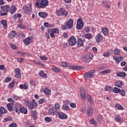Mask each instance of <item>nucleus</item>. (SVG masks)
<instances>
[{
	"label": "nucleus",
	"instance_id": "5",
	"mask_svg": "<svg viewBox=\"0 0 127 127\" xmlns=\"http://www.w3.org/2000/svg\"><path fill=\"white\" fill-rule=\"evenodd\" d=\"M74 22V21H73V19H69L67 23V24H66V25H65L63 29L64 30L65 29H71V28H72V27H73V23Z\"/></svg>",
	"mask_w": 127,
	"mask_h": 127
},
{
	"label": "nucleus",
	"instance_id": "4",
	"mask_svg": "<svg viewBox=\"0 0 127 127\" xmlns=\"http://www.w3.org/2000/svg\"><path fill=\"white\" fill-rule=\"evenodd\" d=\"M95 71L94 70H91L89 72H86L84 74L85 80H89L90 78H93L94 76V73Z\"/></svg>",
	"mask_w": 127,
	"mask_h": 127
},
{
	"label": "nucleus",
	"instance_id": "12",
	"mask_svg": "<svg viewBox=\"0 0 127 127\" xmlns=\"http://www.w3.org/2000/svg\"><path fill=\"white\" fill-rule=\"evenodd\" d=\"M70 68L72 70H76L77 71L83 70V69H84V67L78 65H71Z\"/></svg>",
	"mask_w": 127,
	"mask_h": 127
},
{
	"label": "nucleus",
	"instance_id": "8",
	"mask_svg": "<svg viewBox=\"0 0 127 127\" xmlns=\"http://www.w3.org/2000/svg\"><path fill=\"white\" fill-rule=\"evenodd\" d=\"M55 33L59 34V29L58 28H53L51 30L50 36L52 38H55Z\"/></svg>",
	"mask_w": 127,
	"mask_h": 127
},
{
	"label": "nucleus",
	"instance_id": "23",
	"mask_svg": "<svg viewBox=\"0 0 127 127\" xmlns=\"http://www.w3.org/2000/svg\"><path fill=\"white\" fill-rule=\"evenodd\" d=\"M39 75L40 77H41L42 78H47V74L44 73V71H43V70H41L39 72Z\"/></svg>",
	"mask_w": 127,
	"mask_h": 127
},
{
	"label": "nucleus",
	"instance_id": "47",
	"mask_svg": "<svg viewBox=\"0 0 127 127\" xmlns=\"http://www.w3.org/2000/svg\"><path fill=\"white\" fill-rule=\"evenodd\" d=\"M119 93L120 95H122V96H126V91H125L124 89L121 90H120Z\"/></svg>",
	"mask_w": 127,
	"mask_h": 127
},
{
	"label": "nucleus",
	"instance_id": "54",
	"mask_svg": "<svg viewBox=\"0 0 127 127\" xmlns=\"http://www.w3.org/2000/svg\"><path fill=\"white\" fill-rule=\"evenodd\" d=\"M45 121L47 122V123H50V122H51V118L50 117H46L45 118Z\"/></svg>",
	"mask_w": 127,
	"mask_h": 127
},
{
	"label": "nucleus",
	"instance_id": "15",
	"mask_svg": "<svg viewBox=\"0 0 127 127\" xmlns=\"http://www.w3.org/2000/svg\"><path fill=\"white\" fill-rule=\"evenodd\" d=\"M1 9H2V11L3 12H8L9 10V8H10V7H9V6L5 5H3L1 6L0 7Z\"/></svg>",
	"mask_w": 127,
	"mask_h": 127
},
{
	"label": "nucleus",
	"instance_id": "2",
	"mask_svg": "<svg viewBox=\"0 0 127 127\" xmlns=\"http://www.w3.org/2000/svg\"><path fill=\"white\" fill-rule=\"evenodd\" d=\"M93 55L84 54L81 56V60L83 63H88L93 59Z\"/></svg>",
	"mask_w": 127,
	"mask_h": 127
},
{
	"label": "nucleus",
	"instance_id": "26",
	"mask_svg": "<svg viewBox=\"0 0 127 127\" xmlns=\"http://www.w3.org/2000/svg\"><path fill=\"white\" fill-rule=\"evenodd\" d=\"M87 114L88 117H91L93 115V109L91 107H89L87 109Z\"/></svg>",
	"mask_w": 127,
	"mask_h": 127
},
{
	"label": "nucleus",
	"instance_id": "3",
	"mask_svg": "<svg viewBox=\"0 0 127 127\" xmlns=\"http://www.w3.org/2000/svg\"><path fill=\"white\" fill-rule=\"evenodd\" d=\"M56 14L57 16H61V15H63L64 16V17H66L68 15V11L65 10L63 8H60L56 10Z\"/></svg>",
	"mask_w": 127,
	"mask_h": 127
},
{
	"label": "nucleus",
	"instance_id": "32",
	"mask_svg": "<svg viewBox=\"0 0 127 127\" xmlns=\"http://www.w3.org/2000/svg\"><path fill=\"white\" fill-rule=\"evenodd\" d=\"M102 3H103L102 5L103 6H105V7H107V8H109V9L111 8V5H110L109 4V3H108L107 1H102Z\"/></svg>",
	"mask_w": 127,
	"mask_h": 127
},
{
	"label": "nucleus",
	"instance_id": "27",
	"mask_svg": "<svg viewBox=\"0 0 127 127\" xmlns=\"http://www.w3.org/2000/svg\"><path fill=\"white\" fill-rule=\"evenodd\" d=\"M0 117H1V114H6L7 113V111L5 110V109L3 107H1L0 108Z\"/></svg>",
	"mask_w": 127,
	"mask_h": 127
},
{
	"label": "nucleus",
	"instance_id": "34",
	"mask_svg": "<svg viewBox=\"0 0 127 127\" xmlns=\"http://www.w3.org/2000/svg\"><path fill=\"white\" fill-rule=\"evenodd\" d=\"M117 76L118 77H126L127 76V73H126L125 72H118Z\"/></svg>",
	"mask_w": 127,
	"mask_h": 127
},
{
	"label": "nucleus",
	"instance_id": "19",
	"mask_svg": "<svg viewBox=\"0 0 127 127\" xmlns=\"http://www.w3.org/2000/svg\"><path fill=\"white\" fill-rule=\"evenodd\" d=\"M84 45V42L83 41V40L80 38H77V46L78 47H81V46H83Z\"/></svg>",
	"mask_w": 127,
	"mask_h": 127
},
{
	"label": "nucleus",
	"instance_id": "20",
	"mask_svg": "<svg viewBox=\"0 0 127 127\" xmlns=\"http://www.w3.org/2000/svg\"><path fill=\"white\" fill-rule=\"evenodd\" d=\"M116 87H118V88H123V81H118L115 82L114 84Z\"/></svg>",
	"mask_w": 127,
	"mask_h": 127
},
{
	"label": "nucleus",
	"instance_id": "44",
	"mask_svg": "<svg viewBox=\"0 0 127 127\" xmlns=\"http://www.w3.org/2000/svg\"><path fill=\"white\" fill-rule=\"evenodd\" d=\"M52 70H53V71H54L55 72H59L61 71V70L57 67H53Z\"/></svg>",
	"mask_w": 127,
	"mask_h": 127
},
{
	"label": "nucleus",
	"instance_id": "52",
	"mask_svg": "<svg viewBox=\"0 0 127 127\" xmlns=\"http://www.w3.org/2000/svg\"><path fill=\"white\" fill-rule=\"evenodd\" d=\"M13 112H15L17 113V114H19V111L18 110V108L16 106H15L12 110Z\"/></svg>",
	"mask_w": 127,
	"mask_h": 127
},
{
	"label": "nucleus",
	"instance_id": "43",
	"mask_svg": "<svg viewBox=\"0 0 127 127\" xmlns=\"http://www.w3.org/2000/svg\"><path fill=\"white\" fill-rule=\"evenodd\" d=\"M120 91H121V89H120L119 88H118L116 87H115L113 90V92L114 93H120Z\"/></svg>",
	"mask_w": 127,
	"mask_h": 127
},
{
	"label": "nucleus",
	"instance_id": "63",
	"mask_svg": "<svg viewBox=\"0 0 127 127\" xmlns=\"http://www.w3.org/2000/svg\"><path fill=\"white\" fill-rule=\"evenodd\" d=\"M70 106L71 107V108H76V104H75V103H70Z\"/></svg>",
	"mask_w": 127,
	"mask_h": 127
},
{
	"label": "nucleus",
	"instance_id": "1",
	"mask_svg": "<svg viewBox=\"0 0 127 127\" xmlns=\"http://www.w3.org/2000/svg\"><path fill=\"white\" fill-rule=\"evenodd\" d=\"M35 5L38 8H43L48 5V0H37Z\"/></svg>",
	"mask_w": 127,
	"mask_h": 127
},
{
	"label": "nucleus",
	"instance_id": "18",
	"mask_svg": "<svg viewBox=\"0 0 127 127\" xmlns=\"http://www.w3.org/2000/svg\"><path fill=\"white\" fill-rule=\"evenodd\" d=\"M55 113H58V112L57 111L56 109H55V107H53L49 109V114L50 115H54Z\"/></svg>",
	"mask_w": 127,
	"mask_h": 127
},
{
	"label": "nucleus",
	"instance_id": "25",
	"mask_svg": "<svg viewBox=\"0 0 127 127\" xmlns=\"http://www.w3.org/2000/svg\"><path fill=\"white\" fill-rule=\"evenodd\" d=\"M114 119L116 122H117V123H122V117L119 115L115 116Z\"/></svg>",
	"mask_w": 127,
	"mask_h": 127
},
{
	"label": "nucleus",
	"instance_id": "59",
	"mask_svg": "<svg viewBox=\"0 0 127 127\" xmlns=\"http://www.w3.org/2000/svg\"><path fill=\"white\" fill-rule=\"evenodd\" d=\"M17 53L19 55H21L22 56H24V55H25V54L24 53L21 51H18Z\"/></svg>",
	"mask_w": 127,
	"mask_h": 127
},
{
	"label": "nucleus",
	"instance_id": "48",
	"mask_svg": "<svg viewBox=\"0 0 127 127\" xmlns=\"http://www.w3.org/2000/svg\"><path fill=\"white\" fill-rule=\"evenodd\" d=\"M18 27H19V28H21L22 29H25V28H26V26H25V25L21 24H18Z\"/></svg>",
	"mask_w": 127,
	"mask_h": 127
},
{
	"label": "nucleus",
	"instance_id": "55",
	"mask_svg": "<svg viewBox=\"0 0 127 127\" xmlns=\"http://www.w3.org/2000/svg\"><path fill=\"white\" fill-rule=\"evenodd\" d=\"M9 127H17L16 123H11L9 125Z\"/></svg>",
	"mask_w": 127,
	"mask_h": 127
},
{
	"label": "nucleus",
	"instance_id": "31",
	"mask_svg": "<svg viewBox=\"0 0 127 127\" xmlns=\"http://www.w3.org/2000/svg\"><path fill=\"white\" fill-rule=\"evenodd\" d=\"M1 24L4 26V28L5 29L7 28V22L5 20H2L1 21Z\"/></svg>",
	"mask_w": 127,
	"mask_h": 127
},
{
	"label": "nucleus",
	"instance_id": "24",
	"mask_svg": "<svg viewBox=\"0 0 127 127\" xmlns=\"http://www.w3.org/2000/svg\"><path fill=\"white\" fill-rule=\"evenodd\" d=\"M19 112L24 113V115H26L27 114V109L25 107H21L19 109Z\"/></svg>",
	"mask_w": 127,
	"mask_h": 127
},
{
	"label": "nucleus",
	"instance_id": "11",
	"mask_svg": "<svg viewBox=\"0 0 127 127\" xmlns=\"http://www.w3.org/2000/svg\"><path fill=\"white\" fill-rule=\"evenodd\" d=\"M33 40V38L32 37H29L23 40V42L25 45H28L30 44L31 41Z\"/></svg>",
	"mask_w": 127,
	"mask_h": 127
},
{
	"label": "nucleus",
	"instance_id": "41",
	"mask_svg": "<svg viewBox=\"0 0 127 127\" xmlns=\"http://www.w3.org/2000/svg\"><path fill=\"white\" fill-rule=\"evenodd\" d=\"M44 93L45 94H46V95H49V94L51 93V91L50 90V89H49V88H47L45 89Z\"/></svg>",
	"mask_w": 127,
	"mask_h": 127
},
{
	"label": "nucleus",
	"instance_id": "9",
	"mask_svg": "<svg viewBox=\"0 0 127 127\" xmlns=\"http://www.w3.org/2000/svg\"><path fill=\"white\" fill-rule=\"evenodd\" d=\"M29 5L30 7L27 6V5H25L24 7V12L26 14H29L31 12V3H29Z\"/></svg>",
	"mask_w": 127,
	"mask_h": 127
},
{
	"label": "nucleus",
	"instance_id": "33",
	"mask_svg": "<svg viewBox=\"0 0 127 127\" xmlns=\"http://www.w3.org/2000/svg\"><path fill=\"white\" fill-rule=\"evenodd\" d=\"M39 16H40L41 17H42L43 18H45L47 16V13L40 12H39Z\"/></svg>",
	"mask_w": 127,
	"mask_h": 127
},
{
	"label": "nucleus",
	"instance_id": "50",
	"mask_svg": "<svg viewBox=\"0 0 127 127\" xmlns=\"http://www.w3.org/2000/svg\"><path fill=\"white\" fill-rule=\"evenodd\" d=\"M55 108L56 109V110L57 111L58 110H59L60 109V105L58 104V103H56L55 104Z\"/></svg>",
	"mask_w": 127,
	"mask_h": 127
},
{
	"label": "nucleus",
	"instance_id": "35",
	"mask_svg": "<svg viewBox=\"0 0 127 127\" xmlns=\"http://www.w3.org/2000/svg\"><path fill=\"white\" fill-rule=\"evenodd\" d=\"M16 11V7L15 5H12L10 9V12L11 14L14 13Z\"/></svg>",
	"mask_w": 127,
	"mask_h": 127
},
{
	"label": "nucleus",
	"instance_id": "49",
	"mask_svg": "<svg viewBox=\"0 0 127 127\" xmlns=\"http://www.w3.org/2000/svg\"><path fill=\"white\" fill-rule=\"evenodd\" d=\"M11 81V78L9 77H6L4 80L5 83H8V82H10Z\"/></svg>",
	"mask_w": 127,
	"mask_h": 127
},
{
	"label": "nucleus",
	"instance_id": "56",
	"mask_svg": "<svg viewBox=\"0 0 127 127\" xmlns=\"http://www.w3.org/2000/svg\"><path fill=\"white\" fill-rule=\"evenodd\" d=\"M44 102H45V100L44 99H41L39 100V104H44Z\"/></svg>",
	"mask_w": 127,
	"mask_h": 127
},
{
	"label": "nucleus",
	"instance_id": "22",
	"mask_svg": "<svg viewBox=\"0 0 127 127\" xmlns=\"http://www.w3.org/2000/svg\"><path fill=\"white\" fill-rule=\"evenodd\" d=\"M31 110H33L34 107H37V103L35 102V99H32V103L31 102Z\"/></svg>",
	"mask_w": 127,
	"mask_h": 127
},
{
	"label": "nucleus",
	"instance_id": "13",
	"mask_svg": "<svg viewBox=\"0 0 127 127\" xmlns=\"http://www.w3.org/2000/svg\"><path fill=\"white\" fill-rule=\"evenodd\" d=\"M95 39L97 43H100V42H101V40H103V39H104V37H103V36L100 33H98L97 35L96 36Z\"/></svg>",
	"mask_w": 127,
	"mask_h": 127
},
{
	"label": "nucleus",
	"instance_id": "10",
	"mask_svg": "<svg viewBox=\"0 0 127 127\" xmlns=\"http://www.w3.org/2000/svg\"><path fill=\"white\" fill-rule=\"evenodd\" d=\"M57 114L59 116V119H61V120H65V119H67L68 118V116L67 115L62 113V112H57Z\"/></svg>",
	"mask_w": 127,
	"mask_h": 127
},
{
	"label": "nucleus",
	"instance_id": "42",
	"mask_svg": "<svg viewBox=\"0 0 127 127\" xmlns=\"http://www.w3.org/2000/svg\"><path fill=\"white\" fill-rule=\"evenodd\" d=\"M101 74H109L111 73V69L104 70L100 72Z\"/></svg>",
	"mask_w": 127,
	"mask_h": 127
},
{
	"label": "nucleus",
	"instance_id": "14",
	"mask_svg": "<svg viewBox=\"0 0 127 127\" xmlns=\"http://www.w3.org/2000/svg\"><path fill=\"white\" fill-rule=\"evenodd\" d=\"M80 96H81L82 100L86 99V91L83 88L80 89Z\"/></svg>",
	"mask_w": 127,
	"mask_h": 127
},
{
	"label": "nucleus",
	"instance_id": "60",
	"mask_svg": "<svg viewBox=\"0 0 127 127\" xmlns=\"http://www.w3.org/2000/svg\"><path fill=\"white\" fill-rule=\"evenodd\" d=\"M40 59L42 60H48V58H47L46 57L42 56L40 57Z\"/></svg>",
	"mask_w": 127,
	"mask_h": 127
},
{
	"label": "nucleus",
	"instance_id": "64",
	"mask_svg": "<svg viewBox=\"0 0 127 127\" xmlns=\"http://www.w3.org/2000/svg\"><path fill=\"white\" fill-rule=\"evenodd\" d=\"M121 66H126V65H127V63H126V62H125V61L122 62L121 63Z\"/></svg>",
	"mask_w": 127,
	"mask_h": 127
},
{
	"label": "nucleus",
	"instance_id": "38",
	"mask_svg": "<svg viewBox=\"0 0 127 127\" xmlns=\"http://www.w3.org/2000/svg\"><path fill=\"white\" fill-rule=\"evenodd\" d=\"M115 107L118 110H121V111H123L124 110V107L120 104H117L116 105Z\"/></svg>",
	"mask_w": 127,
	"mask_h": 127
},
{
	"label": "nucleus",
	"instance_id": "45",
	"mask_svg": "<svg viewBox=\"0 0 127 127\" xmlns=\"http://www.w3.org/2000/svg\"><path fill=\"white\" fill-rule=\"evenodd\" d=\"M32 117H34V120H36V116H37L36 111L32 112Z\"/></svg>",
	"mask_w": 127,
	"mask_h": 127
},
{
	"label": "nucleus",
	"instance_id": "30",
	"mask_svg": "<svg viewBox=\"0 0 127 127\" xmlns=\"http://www.w3.org/2000/svg\"><path fill=\"white\" fill-rule=\"evenodd\" d=\"M24 102H25V105H26V106H27V107H28L29 109H30V110H31V108H32V107L31 106V102H30L29 101H28V100H26L24 101Z\"/></svg>",
	"mask_w": 127,
	"mask_h": 127
},
{
	"label": "nucleus",
	"instance_id": "16",
	"mask_svg": "<svg viewBox=\"0 0 127 127\" xmlns=\"http://www.w3.org/2000/svg\"><path fill=\"white\" fill-rule=\"evenodd\" d=\"M16 36V31L15 30H12L11 31L9 35H8V37L10 38V39H12V38H14V37H15Z\"/></svg>",
	"mask_w": 127,
	"mask_h": 127
},
{
	"label": "nucleus",
	"instance_id": "51",
	"mask_svg": "<svg viewBox=\"0 0 127 127\" xmlns=\"http://www.w3.org/2000/svg\"><path fill=\"white\" fill-rule=\"evenodd\" d=\"M111 53L109 52H106L103 54V56L105 57H109Z\"/></svg>",
	"mask_w": 127,
	"mask_h": 127
},
{
	"label": "nucleus",
	"instance_id": "39",
	"mask_svg": "<svg viewBox=\"0 0 127 127\" xmlns=\"http://www.w3.org/2000/svg\"><path fill=\"white\" fill-rule=\"evenodd\" d=\"M20 89H24V90H27L28 89V86L26 84H21L19 85Z\"/></svg>",
	"mask_w": 127,
	"mask_h": 127
},
{
	"label": "nucleus",
	"instance_id": "6",
	"mask_svg": "<svg viewBox=\"0 0 127 127\" xmlns=\"http://www.w3.org/2000/svg\"><path fill=\"white\" fill-rule=\"evenodd\" d=\"M68 43L70 46H74L77 43L76 38L74 36H71L68 40Z\"/></svg>",
	"mask_w": 127,
	"mask_h": 127
},
{
	"label": "nucleus",
	"instance_id": "28",
	"mask_svg": "<svg viewBox=\"0 0 127 127\" xmlns=\"http://www.w3.org/2000/svg\"><path fill=\"white\" fill-rule=\"evenodd\" d=\"M114 55L120 56L121 55V50L116 48L114 51Z\"/></svg>",
	"mask_w": 127,
	"mask_h": 127
},
{
	"label": "nucleus",
	"instance_id": "40",
	"mask_svg": "<svg viewBox=\"0 0 127 127\" xmlns=\"http://www.w3.org/2000/svg\"><path fill=\"white\" fill-rule=\"evenodd\" d=\"M6 107L8 111H9V112L12 111V105H11V103H8L6 105Z\"/></svg>",
	"mask_w": 127,
	"mask_h": 127
},
{
	"label": "nucleus",
	"instance_id": "61",
	"mask_svg": "<svg viewBox=\"0 0 127 127\" xmlns=\"http://www.w3.org/2000/svg\"><path fill=\"white\" fill-rule=\"evenodd\" d=\"M10 46H11V48H12V49H16L17 47L15 45L11 44Z\"/></svg>",
	"mask_w": 127,
	"mask_h": 127
},
{
	"label": "nucleus",
	"instance_id": "37",
	"mask_svg": "<svg viewBox=\"0 0 127 127\" xmlns=\"http://www.w3.org/2000/svg\"><path fill=\"white\" fill-rule=\"evenodd\" d=\"M87 98L88 99V102L90 103V104H93V103H94V101L93 100V99L91 96L88 95L87 96Z\"/></svg>",
	"mask_w": 127,
	"mask_h": 127
},
{
	"label": "nucleus",
	"instance_id": "53",
	"mask_svg": "<svg viewBox=\"0 0 127 127\" xmlns=\"http://www.w3.org/2000/svg\"><path fill=\"white\" fill-rule=\"evenodd\" d=\"M90 124H92V125H94V126H96L97 125V122H95V120L94 119H91L90 121Z\"/></svg>",
	"mask_w": 127,
	"mask_h": 127
},
{
	"label": "nucleus",
	"instance_id": "46",
	"mask_svg": "<svg viewBox=\"0 0 127 127\" xmlns=\"http://www.w3.org/2000/svg\"><path fill=\"white\" fill-rule=\"evenodd\" d=\"M69 106L66 105H64L63 106V109L64 111H69Z\"/></svg>",
	"mask_w": 127,
	"mask_h": 127
},
{
	"label": "nucleus",
	"instance_id": "21",
	"mask_svg": "<svg viewBox=\"0 0 127 127\" xmlns=\"http://www.w3.org/2000/svg\"><path fill=\"white\" fill-rule=\"evenodd\" d=\"M114 60H116V62H117L118 63H120V62H121V61H123L124 60V58L123 57H117L114 56L113 57Z\"/></svg>",
	"mask_w": 127,
	"mask_h": 127
},
{
	"label": "nucleus",
	"instance_id": "62",
	"mask_svg": "<svg viewBox=\"0 0 127 127\" xmlns=\"http://www.w3.org/2000/svg\"><path fill=\"white\" fill-rule=\"evenodd\" d=\"M15 83H14V82L12 81L10 84H9V86L10 87V88H13V86H14V84Z\"/></svg>",
	"mask_w": 127,
	"mask_h": 127
},
{
	"label": "nucleus",
	"instance_id": "36",
	"mask_svg": "<svg viewBox=\"0 0 127 127\" xmlns=\"http://www.w3.org/2000/svg\"><path fill=\"white\" fill-rule=\"evenodd\" d=\"M93 35L91 34H85L84 35V37L87 39H91Z\"/></svg>",
	"mask_w": 127,
	"mask_h": 127
},
{
	"label": "nucleus",
	"instance_id": "17",
	"mask_svg": "<svg viewBox=\"0 0 127 127\" xmlns=\"http://www.w3.org/2000/svg\"><path fill=\"white\" fill-rule=\"evenodd\" d=\"M15 78H17L18 79H20V78H21V77L20 76V69H19V68H16L15 70Z\"/></svg>",
	"mask_w": 127,
	"mask_h": 127
},
{
	"label": "nucleus",
	"instance_id": "29",
	"mask_svg": "<svg viewBox=\"0 0 127 127\" xmlns=\"http://www.w3.org/2000/svg\"><path fill=\"white\" fill-rule=\"evenodd\" d=\"M102 32L104 35H108L109 34V29L106 28H103L102 29Z\"/></svg>",
	"mask_w": 127,
	"mask_h": 127
},
{
	"label": "nucleus",
	"instance_id": "7",
	"mask_svg": "<svg viewBox=\"0 0 127 127\" xmlns=\"http://www.w3.org/2000/svg\"><path fill=\"white\" fill-rule=\"evenodd\" d=\"M83 27H84V22H83V20L81 19H78L77 20V24H76V28L77 29H83Z\"/></svg>",
	"mask_w": 127,
	"mask_h": 127
},
{
	"label": "nucleus",
	"instance_id": "57",
	"mask_svg": "<svg viewBox=\"0 0 127 127\" xmlns=\"http://www.w3.org/2000/svg\"><path fill=\"white\" fill-rule=\"evenodd\" d=\"M97 120L98 122H101L102 120H103V116L101 115H100L98 117Z\"/></svg>",
	"mask_w": 127,
	"mask_h": 127
},
{
	"label": "nucleus",
	"instance_id": "58",
	"mask_svg": "<svg viewBox=\"0 0 127 127\" xmlns=\"http://www.w3.org/2000/svg\"><path fill=\"white\" fill-rule=\"evenodd\" d=\"M10 120H11L10 119V118H6L3 120V122H4V123H6V122H9V121H10Z\"/></svg>",
	"mask_w": 127,
	"mask_h": 127
}]
</instances>
